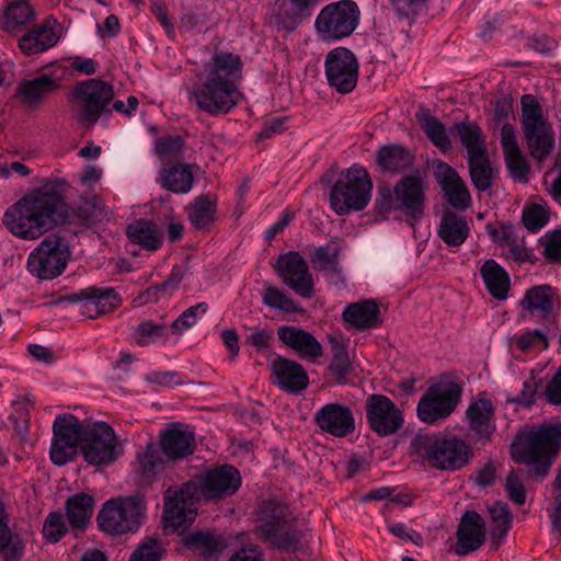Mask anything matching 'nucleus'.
<instances>
[{
  "mask_svg": "<svg viewBox=\"0 0 561 561\" xmlns=\"http://www.w3.org/2000/svg\"><path fill=\"white\" fill-rule=\"evenodd\" d=\"M424 201L425 194L421 179L408 175L393 188L378 186L375 209L383 217L392 210H401L413 219H420L424 214Z\"/></svg>",
  "mask_w": 561,
  "mask_h": 561,
  "instance_id": "obj_7",
  "label": "nucleus"
},
{
  "mask_svg": "<svg viewBox=\"0 0 561 561\" xmlns=\"http://www.w3.org/2000/svg\"><path fill=\"white\" fill-rule=\"evenodd\" d=\"M469 234V226L465 218L455 213L447 211L443 215L438 236L449 247L462 244Z\"/></svg>",
  "mask_w": 561,
  "mask_h": 561,
  "instance_id": "obj_41",
  "label": "nucleus"
},
{
  "mask_svg": "<svg viewBox=\"0 0 561 561\" xmlns=\"http://www.w3.org/2000/svg\"><path fill=\"white\" fill-rule=\"evenodd\" d=\"M472 457V448L463 439L455 436L435 438L425 446L424 458L437 470H459L467 466Z\"/></svg>",
  "mask_w": 561,
  "mask_h": 561,
  "instance_id": "obj_16",
  "label": "nucleus"
},
{
  "mask_svg": "<svg viewBox=\"0 0 561 561\" xmlns=\"http://www.w3.org/2000/svg\"><path fill=\"white\" fill-rule=\"evenodd\" d=\"M520 122L530 156L538 162L545 161L554 148V131L545 119L539 102L531 94L522 98Z\"/></svg>",
  "mask_w": 561,
  "mask_h": 561,
  "instance_id": "obj_9",
  "label": "nucleus"
},
{
  "mask_svg": "<svg viewBox=\"0 0 561 561\" xmlns=\"http://www.w3.org/2000/svg\"><path fill=\"white\" fill-rule=\"evenodd\" d=\"M489 513L492 519L491 539L492 542L499 547L507 536L513 516L508 505L503 502H496L490 506Z\"/></svg>",
  "mask_w": 561,
  "mask_h": 561,
  "instance_id": "obj_47",
  "label": "nucleus"
},
{
  "mask_svg": "<svg viewBox=\"0 0 561 561\" xmlns=\"http://www.w3.org/2000/svg\"><path fill=\"white\" fill-rule=\"evenodd\" d=\"M380 168L389 173H399L409 169L413 163V156L400 145L382 147L377 152Z\"/></svg>",
  "mask_w": 561,
  "mask_h": 561,
  "instance_id": "obj_42",
  "label": "nucleus"
},
{
  "mask_svg": "<svg viewBox=\"0 0 561 561\" xmlns=\"http://www.w3.org/2000/svg\"><path fill=\"white\" fill-rule=\"evenodd\" d=\"M541 244L543 248V255L546 260H548L549 262L561 261V231H553L551 233H547L542 238Z\"/></svg>",
  "mask_w": 561,
  "mask_h": 561,
  "instance_id": "obj_60",
  "label": "nucleus"
},
{
  "mask_svg": "<svg viewBox=\"0 0 561 561\" xmlns=\"http://www.w3.org/2000/svg\"><path fill=\"white\" fill-rule=\"evenodd\" d=\"M83 425L72 414H59L53 424V440L49 450L51 461L57 466H64L77 455L78 447H82Z\"/></svg>",
  "mask_w": 561,
  "mask_h": 561,
  "instance_id": "obj_14",
  "label": "nucleus"
},
{
  "mask_svg": "<svg viewBox=\"0 0 561 561\" xmlns=\"http://www.w3.org/2000/svg\"><path fill=\"white\" fill-rule=\"evenodd\" d=\"M469 175L476 190L485 192L491 188L497 178V170L493 167L489 152L467 157Z\"/></svg>",
  "mask_w": 561,
  "mask_h": 561,
  "instance_id": "obj_37",
  "label": "nucleus"
},
{
  "mask_svg": "<svg viewBox=\"0 0 561 561\" xmlns=\"http://www.w3.org/2000/svg\"><path fill=\"white\" fill-rule=\"evenodd\" d=\"M262 301L272 309H278L286 313L300 311L299 305L277 287H266L263 293Z\"/></svg>",
  "mask_w": 561,
  "mask_h": 561,
  "instance_id": "obj_51",
  "label": "nucleus"
},
{
  "mask_svg": "<svg viewBox=\"0 0 561 561\" xmlns=\"http://www.w3.org/2000/svg\"><path fill=\"white\" fill-rule=\"evenodd\" d=\"M546 396L550 403L561 404V367L553 375L547 386Z\"/></svg>",
  "mask_w": 561,
  "mask_h": 561,
  "instance_id": "obj_64",
  "label": "nucleus"
},
{
  "mask_svg": "<svg viewBox=\"0 0 561 561\" xmlns=\"http://www.w3.org/2000/svg\"><path fill=\"white\" fill-rule=\"evenodd\" d=\"M462 397V387L449 377L431 385L421 397L416 412L426 424L446 420L454 413Z\"/></svg>",
  "mask_w": 561,
  "mask_h": 561,
  "instance_id": "obj_11",
  "label": "nucleus"
},
{
  "mask_svg": "<svg viewBox=\"0 0 561 561\" xmlns=\"http://www.w3.org/2000/svg\"><path fill=\"white\" fill-rule=\"evenodd\" d=\"M94 500L85 493H77L66 501V514L70 528L73 531L82 530L90 523L93 515Z\"/></svg>",
  "mask_w": 561,
  "mask_h": 561,
  "instance_id": "obj_35",
  "label": "nucleus"
},
{
  "mask_svg": "<svg viewBox=\"0 0 561 561\" xmlns=\"http://www.w3.org/2000/svg\"><path fill=\"white\" fill-rule=\"evenodd\" d=\"M160 445L170 460H181L193 454L196 443L195 434L187 426L173 423L160 433Z\"/></svg>",
  "mask_w": 561,
  "mask_h": 561,
  "instance_id": "obj_27",
  "label": "nucleus"
},
{
  "mask_svg": "<svg viewBox=\"0 0 561 561\" xmlns=\"http://www.w3.org/2000/svg\"><path fill=\"white\" fill-rule=\"evenodd\" d=\"M460 142L467 151V157H473L488 151L482 130L474 122H460L455 125Z\"/></svg>",
  "mask_w": 561,
  "mask_h": 561,
  "instance_id": "obj_46",
  "label": "nucleus"
},
{
  "mask_svg": "<svg viewBox=\"0 0 561 561\" xmlns=\"http://www.w3.org/2000/svg\"><path fill=\"white\" fill-rule=\"evenodd\" d=\"M549 221V211L541 205L531 204L523 211V222L528 231L537 232Z\"/></svg>",
  "mask_w": 561,
  "mask_h": 561,
  "instance_id": "obj_55",
  "label": "nucleus"
},
{
  "mask_svg": "<svg viewBox=\"0 0 561 561\" xmlns=\"http://www.w3.org/2000/svg\"><path fill=\"white\" fill-rule=\"evenodd\" d=\"M277 336L304 359L316 360L322 356V346L319 341L312 333L301 328L282 325L277 330Z\"/></svg>",
  "mask_w": 561,
  "mask_h": 561,
  "instance_id": "obj_29",
  "label": "nucleus"
},
{
  "mask_svg": "<svg viewBox=\"0 0 561 561\" xmlns=\"http://www.w3.org/2000/svg\"><path fill=\"white\" fill-rule=\"evenodd\" d=\"M561 450V425L541 424L520 432L514 439L511 454L516 463L534 470V474L547 476Z\"/></svg>",
  "mask_w": 561,
  "mask_h": 561,
  "instance_id": "obj_4",
  "label": "nucleus"
},
{
  "mask_svg": "<svg viewBox=\"0 0 561 561\" xmlns=\"http://www.w3.org/2000/svg\"><path fill=\"white\" fill-rule=\"evenodd\" d=\"M324 68L329 85L337 93L347 94L355 89L359 65L350 49L336 47L330 50L324 60Z\"/></svg>",
  "mask_w": 561,
  "mask_h": 561,
  "instance_id": "obj_17",
  "label": "nucleus"
},
{
  "mask_svg": "<svg viewBox=\"0 0 561 561\" xmlns=\"http://www.w3.org/2000/svg\"><path fill=\"white\" fill-rule=\"evenodd\" d=\"M139 467L147 479L154 477L164 469V460L152 444L148 445L145 453L138 457Z\"/></svg>",
  "mask_w": 561,
  "mask_h": 561,
  "instance_id": "obj_53",
  "label": "nucleus"
},
{
  "mask_svg": "<svg viewBox=\"0 0 561 561\" xmlns=\"http://www.w3.org/2000/svg\"><path fill=\"white\" fill-rule=\"evenodd\" d=\"M127 237L131 243L139 244L149 251H156L162 244L157 226L146 219H139L130 224L127 228Z\"/></svg>",
  "mask_w": 561,
  "mask_h": 561,
  "instance_id": "obj_43",
  "label": "nucleus"
},
{
  "mask_svg": "<svg viewBox=\"0 0 561 561\" xmlns=\"http://www.w3.org/2000/svg\"><path fill=\"white\" fill-rule=\"evenodd\" d=\"M64 70L56 68L54 71L44 72L33 79L23 80L19 83L18 93L22 101L30 105H38L50 93L60 88Z\"/></svg>",
  "mask_w": 561,
  "mask_h": 561,
  "instance_id": "obj_26",
  "label": "nucleus"
},
{
  "mask_svg": "<svg viewBox=\"0 0 561 561\" xmlns=\"http://www.w3.org/2000/svg\"><path fill=\"white\" fill-rule=\"evenodd\" d=\"M556 293L550 285H537L526 290L519 301L524 318L535 322L547 321L553 310Z\"/></svg>",
  "mask_w": 561,
  "mask_h": 561,
  "instance_id": "obj_28",
  "label": "nucleus"
},
{
  "mask_svg": "<svg viewBox=\"0 0 561 561\" xmlns=\"http://www.w3.org/2000/svg\"><path fill=\"white\" fill-rule=\"evenodd\" d=\"M35 13L26 0H14L8 3L3 12L2 27L9 34L25 31L34 20Z\"/></svg>",
  "mask_w": 561,
  "mask_h": 561,
  "instance_id": "obj_36",
  "label": "nucleus"
},
{
  "mask_svg": "<svg viewBox=\"0 0 561 561\" xmlns=\"http://www.w3.org/2000/svg\"><path fill=\"white\" fill-rule=\"evenodd\" d=\"M184 278V268L182 266H174L168 279L159 285L149 287L144 296L147 302H154L163 297L171 296L180 286Z\"/></svg>",
  "mask_w": 561,
  "mask_h": 561,
  "instance_id": "obj_49",
  "label": "nucleus"
},
{
  "mask_svg": "<svg viewBox=\"0 0 561 561\" xmlns=\"http://www.w3.org/2000/svg\"><path fill=\"white\" fill-rule=\"evenodd\" d=\"M314 425L323 433L334 437H345L355 431V417L348 405L331 402L313 414Z\"/></svg>",
  "mask_w": 561,
  "mask_h": 561,
  "instance_id": "obj_21",
  "label": "nucleus"
},
{
  "mask_svg": "<svg viewBox=\"0 0 561 561\" xmlns=\"http://www.w3.org/2000/svg\"><path fill=\"white\" fill-rule=\"evenodd\" d=\"M371 191L373 181L368 171L359 164H353L340 174L333 185L331 208L337 215L363 210L370 202Z\"/></svg>",
  "mask_w": 561,
  "mask_h": 561,
  "instance_id": "obj_6",
  "label": "nucleus"
},
{
  "mask_svg": "<svg viewBox=\"0 0 561 561\" xmlns=\"http://www.w3.org/2000/svg\"><path fill=\"white\" fill-rule=\"evenodd\" d=\"M282 282L302 298L314 293L313 277L306 260L296 251L279 255L275 265Z\"/></svg>",
  "mask_w": 561,
  "mask_h": 561,
  "instance_id": "obj_19",
  "label": "nucleus"
},
{
  "mask_svg": "<svg viewBox=\"0 0 561 561\" xmlns=\"http://www.w3.org/2000/svg\"><path fill=\"white\" fill-rule=\"evenodd\" d=\"M466 422L478 439H489L495 431L493 403L484 398L472 400L466 410Z\"/></svg>",
  "mask_w": 561,
  "mask_h": 561,
  "instance_id": "obj_32",
  "label": "nucleus"
},
{
  "mask_svg": "<svg viewBox=\"0 0 561 561\" xmlns=\"http://www.w3.org/2000/svg\"><path fill=\"white\" fill-rule=\"evenodd\" d=\"M207 310L208 305L206 302H199L187 308L169 325L171 333L181 336L185 331L193 328Z\"/></svg>",
  "mask_w": 561,
  "mask_h": 561,
  "instance_id": "obj_50",
  "label": "nucleus"
},
{
  "mask_svg": "<svg viewBox=\"0 0 561 561\" xmlns=\"http://www.w3.org/2000/svg\"><path fill=\"white\" fill-rule=\"evenodd\" d=\"M330 370L336 376L337 382H343L344 378L352 370L351 360L346 351L341 348L333 354Z\"/></svg>",
  "mask_w": 561,
  "mask_h": 561,
  "instance_id": "obj_61",
  "label": "nucleus"
},
{
  "mask_svg": "<svg viewBox=\"0 0 561 561\" xmlns=\"http://www.w3.org/2000/svg\"><path fill=\"white\" fill-rule=\"evenodd\" d=\"M114 98L113 87L100 79L80 82L73 90V106L78 121L87 127L94 126L102 115L110 112Z\"/></svg>",
  "mask_w": 561,
  "mask_h": 561,
  "instance_id": "obj_12",
  "label": "nucleus"
},
{
  "mask_svg": "<svg viewBox=\"0 0 561 561\" xmlns=\"http://www.w3.org/2000/svg\"><path fill=\"white\" fill-rule=\"evenodd\" d=\"M242 68L239 55L216 51L196 73L197 81L187 92L188 101L211 116L230 113L243 99L239 88Z\"/></svg>",
  "mask_w": 561,
  "mask_h": 561,
  "instance_id": "obj_3",
  "label": "nucleus"
},
{
  "mask_svg": "<svg viewBox=\"0 0 561 561\" xmlns=\"http://www.w3.org/2000/svg\"><path fill=\"white\" fill-rule=\"evenodd\" d=\"M146 516V504L141 496L130 495L106 501L98 514L102 531L112 535L136 533Z\"/></svg>",
  "mask_w": 561,
  "mask_h": 561,
  "instance_id": "obj_8",
  "label": "nucleus"
},
{
  "mask_svg": "<svg viewBox=\"0 0 561 561\" xmlns=\"http://www.w3.org/2000/svg\"><path fill=\"white\" fill-rule=\"evenodd\" d=\"M240 485V472L233 466L224 465L195 476L179 489L169 488L164 494L165 528H185L196 518L199 499L215 501L230 496Z\"/></svg>",
  "mask_w": 561,
  "mask_h": 561,
  "instance_id": "obj_2",
  "label": "nucleus"
},
{
  "mask_svg": "<svg viewBox=\"0 0 561 561\" xmlns=\"http://www.w3.org/2000/svg\"><path fill=\"white\" fill-rule=\"evenodd\" d=\"M260 533L273 548L295 551L300 546L301 535L289 508L277 501L268 500L260 505Z\"/></svg>",
  "mask_w": 561,
  "mask_h": 561,
  "instance_id": "obj_5",
  "label": "nucleus"
},
{
  "mask_svg": "<svg viewBox=\"0 0 561 561\" xmlns=\"http://www.w3.org/2000/svg\"><path fill=\"white\" fill-rule=\"evenodd\" d=\"M68 528L60 512H51L47 515L43 525L44 537L55 543L62 539Z\"/></svg>",
  "mask_w": 561,
  "mask_h": 561,
  "instance_id": "obj_54",
  "label": "nucleus"
},
{
  "mask_svg": "<svg viewBox=\"0 0 561 561\" xmlns=\"http://www.w3.org/2000/svg\"><path fill=\"white\" fill-rule=\"evenodd\" d=\"M428 0H389L391 8L401 20L412 22L426 7Z\"/></svg>",
  "mask_w": 561,
  "mask_h": 561,
  "instance_id": "obj_57",
  "label": "nucleus"
},
{
  "mask_svg": "<svg viewBox=\"0 0 561 561\" xmlns=\"http://www.w3.org/2000/svg\"><path fill=\"white\" fill-rule=\"evenodd\" d=\"M59 301L77 304L81 314L95 319L116 309L122 300L112 287L90 286L61 296Z\"/></svg>",
  "mask_w": 561,
  "mask_h": 561,
  "instance_id": "obj_18",
  "label": "nucleus"
},
{
  "mask_svg": "<svg viewBox=\"0 0 561 561\" xmlns=\"http://www.w3.org/2000/svg\"><path fill=\"white\" fill-rule=\"evenodd\" d=\"M198 170L196 164L188 163H163L158 182L162 188L175 194L188 193L194 183V172Z\"/></svg>",
  "mask_w": 561,
  "mask_h": 561,
  "instance_id": "obj_33",
  "label": "nucleus"
},
{
  "mask_svg": "<svg viewBox=\"0 0 561 561\" xmlns=\"http://www.w3.org/2000/svg\"><path fill=\"white\" fill-rule=\"evenodd\" d=\"M481 276L489 294L499 300L507 298L510 276L494 260H488L481 267Z\"/></svg>",
  "mask_w": 561,
  "mask_h": 561,
  "instance_id": "obj_38",
  "label": "nucleus"
},
{
  "mask_svg": "<svg viewBox=\"0 0 561 561\" xmlns=\"http://www.w3.org/2000/svg\"><path fill=\"white\" fill-rule=\"evenodd\" d=\"M345 248V242L340 237H331L327 243L317 247L309 259L313 267L323 272L332 284H345L346 279L340 264V255Z\"/></svg>",
  "mask_w": 561,
  "mask_h": 561,
  "instance_id": "obj_22",
  "label": "nucleus"
},
{
  "mask_svg": "<svg viewBox=\"0 0 561 561\" xmlns=\"http://www.w3.org/2000/svg\"><path fill=\"white\" fill-rule=\"evenodd\" d=\"M3 553L4 561H19L24 552V545L14 537L9 527V516L3 503L0 501V553Z\"/></svg>",
  "mask_w": 561,
  "mask_h": 561,
  "instance_id": "obj_44",
  "label": "nucleus"
},
{
  "mask_svg": "<svg viewBox=\"0 0 561 561\" xmlns=\"http://www.w3.org/2000/svg\"><path fill=\"white\" fill-rule=\"evenodd\" d=\"M161 559V546L157 538L148 537L131 554L129 561H159Z\"/></svg>",
  "mask_w": 561,
  "mask_h": 561,
  "instance_id": "obj_58",
  "label": "nucleus"
},
{
  "mask_svg": "<svg viewBox=\"0 0 561 561\" xmlns=\"http://www.w3.org/2000/svg\"><path fill=\"white\" fill-rule=\"evenodd\" d=\"M81 453L92 466H108L123 455V447L112 426L95 422L85 424Z\"/></svg>",
  "mask_w": 561,
  "mask_h": 561,
  "instance_id": "obj_13",
  "label": "nucleus"
},
{
  "mask_svg": "<svg viewBox=\"0 0 561 561\" xmlns=\"http://www.w3.org/2000/svg\"><path fill=\"white\" fill-rule=\"evenodd\" d=\"M504 159L511 175L518 181H527L529 164L520 149L504 153Z\"/></svg>",
  "mask_w": 561,
  "mask_h": 561,
  "instance_id": "obj_56",
  "label": "nucleus"
},
{
  "mask_svg": "<svg viewBox=\"0 0 561 561\" xmlns=\"http://www.w3.org/2000/svg\"><path fill=\"white\" fill-rule=\"evenodd\" d=\"M360 11L353 0H340L323 7L314 21L320 41L332 43L348 37L359 23Z\"/></svg>",
  "mask_w": 561,
  "mask_h": 561,
  "instance_id": "obj_10",
  "label": "nucleus"
},
{
  "mask_svg": "<svg viewBox=\"0 0 561 561\" xmlns=\"http://www.w3.org/2000/svg\"><path fill=\"white\" fill-rule=\"evenodd\" d=\"M56 21L50 20L34 26L25 32L20 38L18 46L25 56L37 55L54 47L59 41Z\"/></svg>",
  "mask_w": 561,
  "mask_h": 561,
  "instance_id": "obj_30",
  "label": "nucleus"
},
{
  "mask_svg": "<svg viewBox=\"0 0 561 561\" xmlns=\"http://www.w3.org/2000/svg\"><path fill=\"white\" fill-rule=\"evenodd\" d=\"M435 175L448 204L458 210H467L471 206L469 188L454 168L440 161L436 165Z\"/></svg>",
  "mask_w": 561,
  "mask_h": 561,
  "instance_id": "obj_24",
  "label": "nucleus"
},
{
  "mask_svg": "<svg viewBox=\"0 0 561 561\" xmlns=\"http://www.w3.org/2000/svg\"><path fill=\"white\" fill-rule=\"evenodd\" d=\"M505 489L512 502L523 505L526 502V491L522 480L515 471H511L506 478Z\"/></svg>",
  "mask_w": 561,
  "mask_h": 561,
  "instance_id": "obj_62",
  "label": "nucleus"
},
{
  "mask_svg": "<svg viewBox=\"0 0 561 561\" xmlns=\"http://www.w3.org/2000/svg\"><path fill=\"white\" fill-rule=\"evenodd\" d=\"M182 542L186 549L203 557H214L225 548L222 538L209 531L190 533L183 537Z\"/></svg>",
  "mask_w": 561,
  "mask_h": 561,
  "instance_id": "obj_40",
  "label": "nucleus"
},
{
  "mask_svg": "<svg viewBox=\"0 0 561 561\" xmlns=\"http://www.w3.org/2000/svg\"><path fill=\"white\" fill-rule=\"evenodd\" d=\"M503 247H507V255L517 261H524L526 257V249L517 242L514 231L511 227H505L501 231L497 239Z\"/></svg>",
  "mask_w": 561,
  "mask_h": 561,
  "instance_id": "obj_59",
  "label": "nucleus"
},
{
  "mask_svg": "<svg viewBox=\"0 0 561 561\" xmlns=\"http://www.w3.org/2000/svg\"><path fill=\"white\" fill-rule=\"evenodd\" d=\"M69 183L64 179L46 180L7 209L3 224L14 236L34 240L43 236L53 222L66 225L78 220L93 227L111 220L113 214L99 196L82 199L77 209H69L64 203Z\"/></svg>",
  "mask_w": 561,
  "mask_h": 561,
  "instance_id": "obj_1",
  "label": "nucleus"
},
{
  "mask_svg": "<svg viewBox=\"0 0 561 561\" xmlns=\"http://www.w3.org/2000/svg\"><path fill=\"white\" fill-rule=\"evenodd\" d=\"M317 4L318 0H275L271 14L278 28L290 32L311 15Z\"/></svg>",
  "mask_w": 561,
  "mask_h": 561,
  "instance_id": "obj_25",
  "label": "nucleus"
},
{
  "mask_svg": "<svg viewBox=\"0 0 561 561\" xmlns=\"http://www.w3.org/2000/svg\"><path fill=\"white\" fill-rule=\"evenodd\" d=\"M185 141L179 135H168L154 140V152L160 158L179 160L184 157Z\"/></svg>",
  "mask_w": 561,
  "mask_h": 561,
  "instance_id": "obj_52",
  "label": "nucleus"
},
{
  "mask_svg": "<svg viewBox=\"0 0 561 561\" xmlns=\"http://www.w3.org/2000/svg\"><path fill=\"white\" fill-rule=\"evenodd\" d=\"M68 257L64 239L50 234L30 254L27 268L39 279H53L64 272Z\"/></svg>",
  "mask_w": 561,
  "mask_h": 561,
  "instance_id": "obj_15",
  "label": "nucleus"
},
{
  "mask_svg": "<svg viewBox=\"0 0 561 561\" xmlns=\"http://www.w3.org/2000/svg\"><path fill=\"white\" fill-rule=\"evenodd\" d=\"M456 536L454 551L457 556L463 557L479 550L486 538L484 518L476 511H466L460 518Z\"/></svg>",
  "mask_w": 561,
  "mask_h": 561,
  "instance_id": "obj_23",
  "label": "nucleus"
},
{
  "mask_svg": "<svg viewBox=\"0 0 561 561\" xmlns=\"http://www.w3.org/2000/svg\"><path fill=\"white\" fill-rule=\"evenodd\" d=\"M501 145L503 153L520 149L517 142L516 129L508 123H504L501 128Z\"/></svg>",
  "mask_w": 561,
  "mask_h": 561,
  "instance_id": "obj_63",
  "label": "nucleus"
},
{
  "mask_svg": "<svg viewBox=\"0 0 561 561\" xmlns=\"http://www.w3.org/2000/svg\"><path fill=\"white\" fill-rule=\"evenodd\" d=\"M369 427L379 436H390L403 425L404 419L398 407L383 394H370L365 404Z\"/></svg>",
  "mask_w": 561,
  "mask_h": 561,
  "instance_id": "obj_20",
  "label": "nucleus"
},
{
  "mask_svg": "<svg viewBox=\"0 0 561 561\" xmlns=\"http://www.w3.org/2000/svg\"><path fill=\"white\" fill-rule=\"evenodd\" d=\"M170 327L165 322L142 320L133 331V342L138 346H148L156 343L165 344L171 335Z\"/></svg>",
  "mask_w": 561,
  "mask_h": 561,
  "instance_id": "obj_39",
  "label": "nucleus"
},
{
  "mask_svg": "<svg viewBox=\"0 0 561 561\" xmlns=\"http://www.w3.org/2000/svg\"><path fill=\"white\" fill-rule=\"evenodd\" d=\"M274 383L279 389L289 393H299L309 385V378L305 368L294 360L277 358L272 366Z\"/></svg>",
  "mask_w": 561,
  "mask_h": 561,
  "instance_id": "obj_31",
  "label": "nucleus"
},
{
  "mask_svg": "<svg viewBox=\"0 0 561 561\" xmlns=\"http://www.w3.org/2000/svg\"><path fill=\"white\" fill-rule=\"evenodd\" d=\"M417 121L421 128L435 147L444 153L451 149V142L447 135L446 127L438 118L433 116L427 110H424L421 114H417Z\"/></svg>",
  "mask_w": 561,
  "mask_h": 561,
  "instance_id": "obj_45",
  "label": "nucleus"
},
{
  "mask_svg": "<svg viewBox=\"0 0 561 561\" xmlns=\"http://www.w3.org/2000/svg\"><path fill=\"white\" fill-rule=\"evenodd\" d=\"M216 204L208 195L195 198L188 208V218L196 229H204L215 221Z\"/></svg>",
  "mask_w": 561,
  "mask_h": 561,
  "instance_id": "obj_48",
  "label": "nucleus"
},
{
  "mask_svg": "<svg viewBox=\"0 0 561 561\" xmlns=\"http://www.w3.org/2000/svg\"><path fill=\"white\" fill-rule=\"evenodd\" d=\"M342 318L359 330L373 329L381 324L379 306L373 299L348 304L343 310Z\"/></svg>",
  "mask_w": 561,
  "mask_h": 561,
  "instance_id": "obj_34",
  "label": "nucleus"
}]
</instances>
